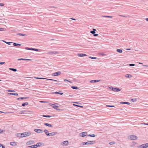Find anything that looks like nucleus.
<instances>
[{
	"instance_id": "nucleus-31",
	"label": "nucleus",
	"mask_w": 148,
	"mask_h": 148,
	"mask_svg": "<svg viewBox=\"0 0 148 148\" xmlns=\"http://www.w3.org/2000/svg\"><path fill=\"white\" fill-rule=\"evenodd\" d=\"M102 17L112 18L113 17V16H102Z\"/></svg>"
},
{
	"instance_id": "nucleus-9",
	"label": "nucleus",
	"mask_w": 148,
	"mask_h": 148,
	"mask_svg": "<svg viewBox=\"0 0 148 148\" xmlns=\"http://www.w3.org/2000/svg\"><path fill=\"white\" fill-rule=\"evenodd\" d=\"M57 132H53L51 133H49V136H52L55 135L57 134Z\"/></svg>"
},
{
	"instance_id": "nucleus-10",
	"label": "nucleus",
	"mask_w": 148,
	"mask_h": 148,
	"mask_svg": "<svg viewBox=\"0 0 148 148\" xmlns=\"http://www.w3.org/2000/svg\"><path fill=\"white\" fill-rule=\"evenodd\" d=\"M52 107L53 108H54L57 110H60L58 109V108H59L58 106H56V105H55L53 104H52Z\"/></svg>"
},
{
	"instance_id": "nucleus-7",
	"label": "nucleus",
	"mask_w": 148,
	"mask_h": 148,
	"mask_svg": "<svg viewBox=\"0 0 148 148\" xmlns=\"http://www.w3.org/2000/svg\"><path fill=\"white\" fill-rule=\"evenodd\" d=\"M34 131L37 133H42L43 132V131L40 129H35L34 130Z\"/></svg>"
},
{
	"instance_id": "nucleus-35",
	"label": "nucleus",
	"mask_w": 148,
	"mask_h": 148,
	"mask_svg": "<svg viewBox=\"0 0 148 148\" xmlns=\"http://www.w3.org/2000/svg\"><path fill=\"white\" fill-rule=\"evenodd\" d=\"M39 50H39L38 49L33 48H32V50L37 51H39Z\"/></svg>"
},
{
	"instance_id": "nucleus-12",
	"label": "nucleus",
	"mask_w": 148,
	"mask_h": 148,
	"mask_svg": "<svg viewBox=\"0 0 148 148\" xmlns=\"http://www.w3.org/2000/svg\"><path fill=\"white\" fill-rule=\"evenodd\" d=\"M77 56L79 57H83L84 56H86L87 55L83 53H78Z\"/></svg>"
},
{
	"instance_id": "nucleus-39",
	"label": "nucleus",
	"mask_w": 148,
	"mask_h": 148,
	"mask_svg": "<svg viewBox=\"0 0 148 148\" xmlns=\"http://www.w3.org/2000/svg\"><path fill=\"white\" fill-rule=\"evenodd\" d=\"M114 144L115 143L113 141L110 142L109 143V144L111 145Z\"/></svg>"
},
{
	"instance_id": "nucleus-20",
	"label": "nucleus",
	"mask_w": 148,
	"mask_h": 148,
	"mask_svg": "<svg viewBox=\"0 0 148 148\" xmlns=\"http://www.w3.org/2000/svg\"><path fill=\"white\" fill-rule=\"evenodd\" d=\"M100 81V80H91L90 81V82H91V83L96 82H99Z\"/></svg>"
},
{
	"instance_id": "nucleus-33",
	"label": "nucleus",
	"mask_w": 148,
	"mask_h": 148,
	"mask_svg": "<svg viewBox=\"0 0 148 148\" xmlns=\"http://www.w3.org/2000/svg\"><path fill=\"white\" fill-rule=\"evenodd\" d=\"M35 78L38 79H47V78H43V77H35Z\"/></svg>"
},
{
	"instance_id": "nucleus-51",
	"label": "nucleus",
	"mask_w": 148,
	"mask_h": 148,
	"mask_svg": "<svg viewBox=\"0 0 148 148\" xmlns=\"http://www.w3.org/2000/svg\"><path fill=\"white\" fill-rule=\"evenodd\" d=\"M4 5V4L2 3H0V6H3Z\"/></svg>"
},
{
	"instance_id": "nucleus-61",
	"label": "nucleus",
	"mask_w": 148,
	"mask_h": 148,
	"mask_svg": "<svg viewBox=\"0 0 148 148\" xmlns=\"http://www.w3.org/2000/svg\"><path fill=\"white\" fill-rule=\"evenodd\" d=\"M59 94L60 95H62L63 94V93L62 92H59Z\"/></svg>"
},
{
	"instance_id": "nucleus-49",
	"label": "nucleus",
	"mask_w": 148,
	"mask_h": 148,
	"mask_svg": "<svg viewBox=\"0 0 148 148\" xmlns=\"http://www.w3.org/2000/svg\"><path fill=\"white\" fill-rule=\"evenodd\" d=\"M113 88V87L112 86H111L110 87V89H111L112 90H113V88Z\"/></svg>"
},
{
	"instance_id": "nucleus-62",
	"label": "nucleus",
	"mask_w": 148,
	"mask_h": 148,
	"mask_svg": "<svg viewBox=\"0 0 148 148\" xmlns=\"http://www.w3.org/2000/svg\"><path fill=\"white\" fill-rule=\"evenodd\" d=\"M75 103L77 104H80V103L79 102H75Z\"/></svg>"
},
{
	"instance_id": "nucleus-26",
	"label": "nucleus",
	"mask_w": 148,
	"mask_h": 148,
	"mask_svg": "<svg viewBox=\"0 0 148 148\" xmlns=\"http://www.w3.org/2000/svg\"><path fill=\"white\" fill-rule=\"evenodd\" d=\"M9 70L12 71L14 72H16L17 71V69L14 68H10L9 69Z\"/></svg>"
},
{
	"instance_id": "nucleus-63",
	"label": "nucleus",
	"mask_w": 148,
	"mask_h": 148,
	"mask_svg": "<svg viewBox=\"0 0 148 148\" xmlns=\"http://www.w3.org/2000/svg\"><path fill=\"white\" fill-rule=\"evenodd\" d=\"M71 19H72V20H75L76 19H75L74 18H71Z\"/></svg>"
},
{
	"instance_id": "nucleus-6",
	"label": "nucleus",
	"mask_w": 148,
	"mask_h": 148,
	"mask_svg": "<svg viewBox=\"0 0 148 148\" xmlns=\"http://www.w3.org/2000/svg\"><path fill=\"white\" fill-rule=\"evenodd\" d=\"M87 135V133L86 132H84L80 133L79 134V135L81 137H84Z\"/></svg>"
},
{
	"instance_id": "nucleus-37",
	"label": "nucleus",
	"mask_w": 148,
	"mask_h": 148,
	"mask_svg": "<svg viewBox=\"0 0 148 148\" xmlns=\"http://www.w3.org/2000/svg\"><path fill=\"white\" fill-rule=\"evenodd\" d=\"M42 144L41 143H37V144L36 145H37V147H40V145H42Z\"/></svg>"
},
{
	"instance_id": "nucleus-50",
	"label": "nucleus",
	"mask_w": 148,
	"mask_h": 148,
	"mask_svg": "<svg viewBox=\"0 0 148 148\" xmlns=\"http://www.w3.org/2000/svg\"><path fill=\"white\" fill-rule=\"evenodd\" d=\"M53 94H59V92H53Z\"/></svg>"
},
{
	"instance_id": "nucleus-42",
	"label": "nucleus",
	"mask_w": 148,
	"mask_h": 148,
	"mask_svg": "<svg viewBox=\"0 0 148 148\" xmlns=\"http://www.w3.org/2000/svg\"><path fill=\"white\" fill-rule=\"evenodd\" d=\"M18 60H25V59H24V58H19V59H18Z\"/></svg>"
},
{
	"instance_id": "nucleus-8",
	"label": "nucleus",
	"mask_w": 148,
	"mask_h": 148,
	"mask_svg": "<svg viewBox=\"0 0 148 148\" xmlns=\"http://www.w3.org/2000/svg\"><path fill=\"white\" fill-rule=\"evenodd\" d=\"M61 73L60 71H58L57 72H55L52 74V75L53 76H57L58 75H60Z\"/></svg>"
},
{
	"instance_id": "nucleus-64",
	"label": "nucleus",
	"mask_w": 148,
	"mask_h": 148,
	"mask_svg": "<svg viewBox=\"0 0 148 148\" xmlns=\"http://www.w3.org/2000/svg\"><path fill=\"white\" fill-rule=\"evenodd\" d=\"M146 20L147 21H148V18H146Z\"/></svg>"
},
{
	"instance_id": "nucleus-54",
	"label": "nucleus",
	"mask_w": 148,
	"mask_h": 148,
	"mask_svg": "<svg viewBox=\"0 0 148 148\" xmlns=\"http://www.w3.org/2000/svg\"><path fill=\"white\" fill-rule=\"evenodd\" d=\"M5 63V62H0V64L1 65H2Z\"/></svg>"
},
{
	"instance_id": "nucleus-13",
	"label": "nucleus",
	"mask_w": 148,
	"mask_h": 148,
	"mask_svg": "<svg viewBox=\"0 0 148 148\" xmlns=\"http://www.w3.org/2000/svg\"><path fill=\"white\" fill-rule=\"evenodd\" d=\"M29 97H19V98H17V100H20V99H26L27 98H28Z\"/></svg>"
},
{
	"instance_id": "nucleus-59",
	"label": "nucleus",
	"mask_w": 148,
	"mask_h": 148,
	"mask_svg": "<svg viewBox=\"0 0 148 148\" xmlns=\"http://www.w3.org/2000/svg\"><path fill=\"white\" fill-rule=\"evenodd\" d=\"M77 106L80 107H81V108H83V107L82 106H79V105H77Z\"/></svg>"
},
{
	"instance_id": "nucleus-16",
	"label": "nucleus",
	"mask_w": 148,
	"mask_h": 148,
	"mask_svg": "<svg viewBox=\"0 0 148 148\" xmlns=\"http://www.w3.org/2000/svg\"><path fill=\"white\" fill-rule=\"evenodd\" d=\"M44 132L45 134L46 135L48 136H49V131H48L46 130V129H45L44 130Z\"/></svg>"
},
{
	"instance_id": "nucleus-47",
	"label": "nucleus",
	"mask_w": 148,
	"mask_h": 148,
	"mask_svg": "<svg viewBox=\"0 0 148 148\" xmlns=\"http://www.w3.org/2000/svg\"><path fill=\"white\" fill-rule=\"evenodd\" d=\"M2 147V148H5V147L3 145L0 144V147Z\"/></svg>"
},
{
	"instance_id": "nucleus-5",
	"label": "nucleus",
	"mask_w": 148,
	"mask_h": 148,
	"mask_svg": "<svg viewBox=\"0 0 148 148\" xmlns=\"http://www.w3.org/2000/svg\"><path fill=\"white\" fill-rule=\"evenodd\" d=\"M59 53H60L59 52L57 51H48L47 53V54H50L51 55H53L55 54Z\"/></svg>"
},
{
	"instance_id": "nucleus-21",
	"label": "nucleus",
	"mask_w": 148,
	"mask_h": 148,
	"mask_svg": "<svg viewBox=\"0 0 148 148\" xmlns=\"http://www.w3.org/2000/svg\"><path fill=\"white\" fill-rule=\"evenodd\" d=\"M44 125H45L48 126L50 127H52V125L51 124H49L48 123H45Z\"/></svg>"
},
{
	"instance_id": "nucleus-2",
	"label": "nucleus",
	"mask_w": 148,
	"mask_h": 148,
	"mask_svg": "<svg viewBox=\"0 0 148 148\" xmlns=\"http://www.w3.org/2000/svg\"><path fill=\"white\" fill-rule=\"evenodd\" d=\"M128 139L131 140H136L138 138L135 135H131L128 137Z\"/></svg>"
},
{
	"instance_id": "nucleus-48",
	"label": "nucleus",
	"mask_w": 148,
	"mask_h": 148,
	"mask_svg": "<svg viewBox=\"0 0 148 148\" xmlns=\"http://www.w3.org/2000/svg\"><path fill=\"white\" fill-rule=\"evenodd\" d=\"M4 29L3 28H0V31H2L4 30Z\"/></svg>"
},
{
	"instance_id": "nucleus-46",
	"label": "nucleus",
	"mask_w": 148,
	"mask_h": 148,
	"mask_svg": "<svg viewBox=\"0 0 148 148\" xmlns=\"http://www.w3.org/2000/svg\"><path fill=\"white\" fill-rule=\"evenodd\" d=\"M64 81H65V82L68 81V82H70V83H72V82H71V81H69V80H68L66 79H64Z\"/></svg>"
},
{
	"instance_id": "nucleus-27",
	"label": "nucleus",
	"mask_w": 148,
	"mask_h": 148,
	"mask_svg": "<svg viewBox=\"0 0 148 148\" xmlns=\"http://www.w3.org/2000/svg\"><path fill=\"white\" fill-rule=\"evenodd\" d=\"M3 41L5 43H6L8 44V45H10L11 44V43H12L13 42H6L5 41L3 40Z\"/></svg>"
},
{
	"instance_id": "nucleus-44",
	"label": "nucleus",
	"mask_w": 148,
	"mask_h": 148,
	"mask_svg": "<svg viewBox=\"0 0 148 148\" xmlns=\"http://www.w3.org/2000/svg\"><path fill=\"white\" fill-rule=\"evenodd\" d=\"M129 65L130 66H134L135 65V64H130Z\"/></svg>"
},
{
	"instance_id": "nucleus-1",
	"label": "nucleus",
	"mask_w": 148,
	"mask_h": 148,
	"mask_svg": "<svg viewBox=\"0 0 148 148\" xmlns=\"http://www.w3.org/2000/svg\"><path fill=\"white\" fill-rule=\"evenodd\" d=\"M31 133L30 132H25L22 133H17L16 134V136L18 137H23L30 136L31 135Z\"/></svg>"
},
{
	"instance_id": "nucleus-29",
	"label": "nucleus",
	"mask_w": 148,
	"mask_h": 148,
	"mask_svg": "<svg viewBox=\"0 0 148 148\" xmlns=\"http://www.w3.org/2000/svg\"><path fill=\"white\" fill-rule=\"evenodd\" d=\"M116 51L119 53H122V51L121 49H118L116 50Z\"/></svg>"
},
{
	"instance_id": "nucleus-4",
	"label": "nucleus",
	"mask_w": 148,
	"mask_h": 148,
	"mask_svg": "<svg viewBox=\"0 0 148 148\" xmlns=\"http://www.w3.org/2000/svg\"><path fill=\"white\" fill-rule=\"evenodd\" d=\"M148 147V143L143 144L140 145L138 146L139 148H146Z\"/></svg>"
},
{
	"instance_id": "nucleus-14",
	"label": "nucleus",
	"mask_w": 148,
	"mask_h": 148,
	"mask_svg": "<svg viewBox=\"0 0 148 148\" xmlns=\"http://www.w3.org/2000/svg\"><path fill=\"white\" fill-rule=\"evenodd\" d=\"M120 90H121L119 88L116 87L114 88H113V91L114 92H119L120 91Z\"/></svg>"
},
{
	"instance_id": "nucleus-36",
	"label": "nucleus",
	"mask_w": 148,
	"mask_h": 148,
	"mask_svg": "<svg viewBox=\"0 0 148 148\" xmlns=\"http://www.w3.org/2000/svg\"><path fill=\"white\" fill-rule=\"evenodd\" d=\"M43 116L44 117H50L51 116H50V115H43L42 116Z\"/></svg>"
},
{
	"instance_id": "nucleus-24",
	"label": "nucleus",
	"mask_w": 148,
	"mask_h": 148,
	"mask_svg": "<svg viewBox=\"0 0 148 148\" xmlns=\"http://www.w3.org/2000/svg\"><path fill=\"white\" fill-rule=\"evenodd\" d=\"M125 77L127 78L131 77H132V75L130 74H127L125 75Z\"/></svg>"
},
{
	"instance_id": "nucleus-57",
	"label": "nucleus",
	"mask_w": 148,
	"mask_h": 148,
	"mask_svg": "<svg viewBox=\"0 0 148 148\" xmlns=\"http://www.w3.org/2000/svg\"><path fill=\"white\" fill-rule=\"evenodd\" d=\"M32 60L30 59H25V60H28V61H31Z\"/></svg>"
},
{
	"instance_id": "nucleus-11",
	"label": "nucleus",
	"mask_w": 148,
	"mask_h": 148,
	"mask_svg": "<svg viewBox=\"0 0 148 148\" xmlns=\"http://www.w3.org/2000/svg\"><path fill=\"white\" fill-rule=\"evenodd\" d=\"M34 143V141H30L27 142L26 144L27 145H29Z\"/></svg>"
},
{
	"instance_id": "nucleus-34",
	"label": "nucleus",
	"mask_w": 148,
	"mask_h": 148,
	"mask_svg": "<svg viewBox=\"0 0 148 148\" xmlns=\"http://www.w3.org/2000/svg\"><path fill=\"white\" fill-rule=\"evenodd\" d=\"M71 88L73 89H78V87L76 86H72Z\"/></svg>"
},
{
	"instance_id": "nucleus-28",
	"label": "nucleus",
	"mask_w": 148,
	"mask_h": 148,
	"mask_svg": "<svg viewBox=\"0 0 148 148\" xmlns=\"http://www.w3.org/2000/svg\"><path fill=\"white\" fill-rule=\"evenodd\" d=\"M28 104V102H25L24 103H23L22 104V106H25L26 105H27Z\"/></svg>"
},
{
	"instance_id": "nucleus-18",
	"label": "nucleus",
	"mask_w": 148,
	"mask_h": 148,
	"mask_svg": "<svg viewBox=\"0 0 148 148\" xmlns=\"http://www.w3.org/2000/svg\"><path fill=\"white\" fill-rule=\"evenodd\" d=\"M17 35H18L20 36H26L27 35L26 34H21V33H18L17 34Z\"/></svg>"
},
{
	"instance_id": "nucleus-56",
	"label": "nucleus",
	"mask_w": 148,
	"mask_h": 148,
	"mask_svg": "<svg viewBox=\"0 0 148 148\" xmlns=\"http://www.w3.org/2000/svg\"><path fill=\"white\" fill-rule=\"evenodd\" d=\"M9 92H15V91L14 90H10L8 91Z\"/></svg>"
},
{
	"instance_id": "nucleus-43",
	"label": "nucleus",
	"mask_w": 148,
	"mask_h": 148,
	"mask_svg": "<svg viewBox=\"0 0 148 148\" xmlns=\"http://www.w3.org/2000/svg\"><path fill=\"white\" fill-rule=\"evenodd\" d=\"M106 106L108 107H114V106H110V105H107Z\"/></svg>"
},
{
	"instance_id": "nucleus-25",
	"label": "nucleus",
	"mask_w": 148,
	"mask_h": 148,
	"mask_svg": "<svg viewBox=\"0 0 148 148\" xmlns=\"http://www.w3.org/2000/svg\"><path fill=\"white\" fill-rule=\"evenodd\" d=\"M10 95H12L18 96V94L17 93H9Z\"/></svg>"
},
{
	"instance_id": "nucleus-17",
	"label": "nucleus",
	"mask_w": 148,
	"mask_h": 148,
	"mask_svg": "<svg viewBox=\"0 0 148 148\" xmlns=\"http://www.w3.org/2000/svg\"><path fill=\"white\" fill-rule=\"evenodd\" d=\"M10 145L12 146H16L17 145L16 143L14 142H11L10 143Z\"/></svg>"
},
{
	"instance_id": "nucleus-60",
	"label": "nucleus",
	"mask_w": 148,
	"mask_h": 148,
	"mask_svg": "<svg viewBox=\"0 0 148 148\" xmlns=\"http://www.w3.org/2000/svg\"><path fill=\"white\" fill-rule=\"evenodd\" d=\"M3 132V130H0V133H1Z\"/></svg>"
},
{
	"instance_id": "nucleus-45",
	"label": "nucleus",
	"mask_w": 148,
	"mask_h": 148,
	"mask_svg": "<svg viewBox=\"0 0 148 148\" xmlns=\"http://www.w3.org/2000/svg\"><path fill=\"white\" fill-rule=\"evenodd\" d=\"M47 80H52V81H58L57 80H54V79H47Z\"/></svg>"
},
{
	"instance_id": "nucleus-40",
	"label": "nucleus",
	"mask_w": 148,
	"mask_h": 148,
	"mask_svg": "<svg viewBox=\"0 0 148 148\" xmlns=\"http://www.w3.org/2000/svg\"><path fill=\"white\" fill-rule=\"evenodd\" d=\"M89 58H90L92 59H96L97 58H96V57H91V56L89 57Z\"/></svg>"
},
{
	"instance_id": "nucleus-22",
	"label": "nucleus",
	"mask_w": 148,
	"mask_h": 148,
	"mask_svg": "<svg viewBox=\"0 0 148 148\" xmlns=\"http://www.w3.org/2000/svg\"><path fill=\"white\" fill-rule=\"evenodd\" d=\"M13 45L14 46H20L21 45L20 44L14 43H13Z\"/></svg>"
},
{
	"instance_id": "nucleus-58",
	"label": "nucleus",
	"mask_w": 148,
	"mask_h": 148,
	"mask_svg": "<svg viewBox=\"0 0 148 148\" xmlns=\"http://www.w3.org/2000/svg\"><path fill=\"white\" fill-rule=\"evenodd\" d=\"M142 124H144L146 125H148V123H142Z\"/></svg>"
},
{
	"instance_id": "nucleus-53",
	"label": "nucleus",
	"mask_w": 148,
	"mask_h": 148,
	"mask_svg": "<svg viewBox=\"0 0 148 148\" xmlns=\"http://www.w3.org/2000/svg\"><path fill=\"white\" fill-rule=\"evenodd\" d=\"M40 102L41 103H48V102L47 101H40Z\"/></svg>"
},
{
	"instance_id": "nucleus-15",
	"label": "nucleus",
	"mask_w": 148,
	"mask_h": 148,
	"mask_svg": "<svg viewBox=\"0 0 148 148\" xmlns=\"http://www.w3.org/2000/svg\"><path fill=\"white\" fill-rule=\"evenodd\" d=\"M28 147L29 148H36L37 147V145H34L28 146Z\"/></svg>"
},
{
	"instance_id": "nucleus-19",
	"label": "nucleus",
	"mask_w": 148,
	"mask_h": 148,
	"mask_svg": "<svg viewBox=\"0 0 148 148\" xmlns=\"http://www.w3.org/2000/svg\"><path fill=\"white\" fill-rule=\"evenodd\" d=\"M68 141L67 140L65 141L62 142L63 144L65 145H67L68 144Z\"/></svg>"
},
{
	"instance_id": "nucleus-52",
	"label": "nucleus",
	"mask_w": 148,
	"mask_h": 148,
	"mask_svg": "<svg viewBox=\"0 0 148 148\" xmlns=\"http://www.w3.org/2000/svg\"><path fill=\"white\" fill-rule=\"evenodd\" d=\"M93 36H98V34H94Z\"/></svg>"
},
{
	"instance_id": "nucleus-30",
	"label": "nucleus",
	"mask_w": 148,
	"mask_h": 148,
	"mask_svg": "<svg viewBox=\"0 0 148 148\" xmlns=\"http://www.w3.org/2000/svg\"><path fill=\"white\" fill-rule=\"evenodd\" d=\"M121 103L122 104H127L128 105H130V103L128 102H122Z\"/></svg>"
},
{
	"instance_id": "nucleus-38",
	"label": "nucleus",
	"mask_w": 148,
	"mask_h": 148,
	"mask_svg": "<svg viewBox=\"0 0 148 148\" xmlns=\"http://www.w3.org/2000/svg\"><path fill=\"white\" fill-rule=\"evenodd\" d=\"M25 49L27 50H32V48H30L28 47H26L25 48Z\"/></svg>"
},
{
	"instance_id": "nucleus-23",
	"label": "nucleus",
	"mask_w": 148,
	"mask_h": 148,
	"mask_svg": "<svg viewBox=\"0 0 148 148\" xmlns=\"http://www.w3.org/2000/svg\"><path fill=\"white\" fill-rule=\"evenodd\" d=\"M96 31V30L95 29H93V30L91 31L90 32V33H91L92 34H94L95 33V31Z\"/></svg>"
},
{
	"instance_id": "nucleus-55",
	"label": "nucleus",
	"mask_w": 148,
	"mask_h": 148,
	"mask_svg": "<svg viewBox=\"0 0 148 148\" xmlns=\"http://www.w3.org/2000/svg\"><path fill=\"white\" fill-rule=\"evenodd\" d=\"M120 16H121L122 17H127V16H124V15H119Z\"/></svg>"
},
{
	"instance_id": "nucleus-3",
	"label": "nucleus",
	"mask_w": 148,
	"mask_h": 148,
	"mask_svg": "<svg viewBox=\"0 0 148 148\" xmlns=\"http://www.w3.org/2000/svg\"><path fill=\"white\" fill-rule=\"evenodd\" d=\"M95 143V141H88L87 142H83L82 144L83 145H91Z\"/></svg>"
},
{
	"instance_id": "nucleus-32",
	"label": "nucleus",
	"mask_w": 148,
	"mask_h": 148,
	"mask_svg": "<svg viewBox=\"0 0 148 148\" xmlns=\"http://www.w3.org/2000/svg\"><path fill=\"white\" fill-rule=\"evenodd\" d=\"M88 136H89L92 137H94L95 136V134H89L88 135Z\"/></svg>"
},
{
	"instance_id": "nucleus-41",
	"label": "nucleus",
	"mask_w": 148,
	"mask_h": 148,
	"mask_svg": "<svg viewBox=\"0 0 148 148\" xmlns=\"http://www.w3.org/2000/svg\"><path fill=\"white\" fill-rule=\"evenodd\" d=\"M131 100L133 102H134L136 101V99H131Z\"/></svg>"
}]
</instances>
